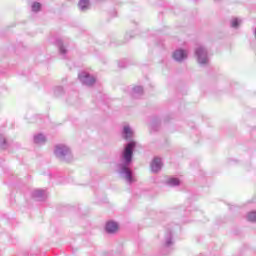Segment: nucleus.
<instances>
[{"mask_svg": "<svg viewBox=\"0 0 256 256\" xmlns=\"http://www.w3.org/2000/svg\"><path fill=\"white\" fill-rule=\"evenodd\" d=\"M122 135L126 141H131L133 139V129H131L129 125H125L123 127Z\"/></svg>", "mask_w": 256, "mask_h": 256, "instance_id": "0eeeda50", "label": "nucleus"}, {"mask_svg": "<svg viewBox=\"0 0 256 256\" xmlns=\"http://www.w3.org/2000/svg\"><path fill=\"white\" fill-rule=\"evenodd\" d=\"M173 59L175 61L181 62L183 59H187V51L183 49H178L173 53Z\"/></svg>", "mask_w": 256, "mask_h": 256, "instance_id": "423d86ee", "label": "nucleus"}, {"mask_svg": "<svg viewBox=\"0 0 256 256\" xmlns=\"http://www.w3.org/2000/svg\"><path fill=\"white\" fill-rule=\"evenodd\" d=\"M78 6L80 11H87L89 9V0H80Z\"/></svg>", "mask_w": 256, "mask_h": 256, "instance_id": "f8f14e48", "label": "nucleus"}, {"mask_svg": "<svg viewBox=\"0 0 256 256\" xmlns=\"http://www.w3.org/2000/svg\"><path fill=\"white\" fill-rule=\"evenodd\" d=\"M7 139H5V136L3 134H0V149H7Z\"/></svg>", "mask_w": 256, "mask_h": 256, "instance_id": "2eb2a0df", "label": "nucleus"}, {"mask_svg": "<svg viewBox=\"0 0 256 256\" xmlns=\"http://www.w3.org/2000/svg\"><path fill=\"white\" fill-rule=\"evenodd\" d=\"M32 197L34 199H37V201H43L45 197H47V193L45 192V190H34L32 192Z\"/></svg>", "mask_w": 256, "mask_h": 256, "instance_id": "6e6552de", "label": "nucleus"}, {"mask_svg": "<svg viewBox=\"0 0 256 256\" xmlns=\"http://www.w3.org/2000/svg\"><path fill=\"white\" fill-rule=\"evenodd\" d=\"M167 184L170 185V187H177V185L180 184V181L178 178H170L168 179Z\"/></svg>", "mask_w": 256, "mask_h": 256, "instance_id": "4468645a", "label": "nucleus"}, {"mask_svg": "<svg viewBox=\"0 0 256 256\" xmlns=\"http://www.w3.org/2000/svg\"><path fill=\"white\" fill-rule=\"evenodd\" d=\"M57 91L62 92V91H63V88L58 87V88L55 90L56 95H58Z\"/></svg>", "mask_w": 256, "mask_h": 256, "instance_id": "aec40b11", "label": "nucleus"}, {"mask_svg": "<svg viewBox=\"0 0 256 256\" xmlns=\"http://www.w3.org/2000/svg\"><path fill=\"white\" fill-rule=\"evenodd\" d=\"M195 55L199 65H207L209 63V55L207 49L203 46H199L195 49Z\"/></svg>", "mask_w": 256, "mask_h": 256, "instance_id": "7ed1b4c3", "label": "nucleus"}, {"mask_svg": "<svg viewBox=\"0 0 256 256\" xmlns=\"http://www.w3.org/2000/svg\"><path fill=\"white\" fill-rule=\"evenodd\" d=\"M119 229V224L117 222L110 221L106 223V232L115 233Z\"/></svg>", "mask_w": 256, "mask_h": 256, "instance_id": "1a4fd4ad", "label": "nucleus"}, {"mask_svg": "<svg viewBox=\"0 0 256 256\" xmlns=\"http://www.w3.org/2000/svg\"><path fill=\"white\" fill-rule=\"evenodd\" d=\"M254 35H255V37H256V29H255Z\"/></svg>", "mask_w": 256, "mask_h": 256, "instance_id": "412c9836", "label": "nucleus"}, {"mask_svg": "<svg viewBox=\"0 0 256 256\" xmlns=\"http://www.w3.org/2000/svg\"><path fill=\"white\" fill-rule=\"evenodd\" d=\"M247 219L251 223H255V221H256V211L249 212L248 215H247Z\"/></svg>", "mask_w": 256, "mask_h": 256, "instance_id": "dca6fc26", "label": "nucleus"}, {"mask_svg": "<svg viewBox=\"0 0 256 256\" xmlns=\"http://www.w3.org/2000/svg\"><path fill=\"white\" fill-rule=\"evenodd\" d=\"M137 147V142L130 141L124 147V150L120 156V163L118 164V173L121 175L128 183H133L135 179L133 178V171H131V163L133 161V151Z\"/></svg>", "mask_w": 256, "mask_h": 256, "instance_id": "f257e3e1", "label": "nucleus"}, {"mask_svg": "<svg viewBox=\"0 0 256 256\" xmlns=\"http://www.w3.org/2000/svg\"><path fill=\"white\" fill-rule=\"evenodd\" d=\"M162 167H163V162L161 161V158H158V157L154 158L151 163L152 173H159Z\"/></svg>", "mask_w": 256, "mask_h": 256, "instance_id": "39448f33", "label": "nucleus"}, {"mask_svg": "<svg viewBox=\"0 0 256 256\" xmlns=\"http://www.w3.org/2000/svg\"><path fill=\"white\" fill-rule=\"evenodd\" d=\"M47 141V138L43 134H38L34 136V143L36 145H43Z\"/></svg>", "mask_w": 256, "mask_h": 256, "instance_id": "9d476101", "label": "nucleus"}, {"mask_svg": "<svg viewBox=\"0 0 256 256\" xmlns=\"http://www.w3.org/2000/svg\"><path fill=\"white\" fill-rule=\"evenodd\" d=\"M170 245H173V236L171 235V232H169L168 237L166 238V247H170Z\"/></svg>", "mask_w": 256, "mask_h": 256, "instance_id": "a211bd4d", "label": "nucleus"}, {"mask_svg": "<svg viewBox=\"0 0 256 256\" xmlns=\"http://www.w3.org/2000/svg\"><path fill=\"white\" fill-rule=\"evenodd\" d=\"M81 83L86 85L87 87H91V85H95V77L91 76L87 72H82L78 75Z\"/></svg>", "mask_w": 256, "mask_h": 256, "instance_id": "20e7f679", "label": "nucleus"}, {"mask_svg": "<svg viewBox=\"0 0 256 256\" xmlns=\"http://www.w3.org/2000/svg\"><path fill=\"white\" fill-rule=\"evenodd\" d=\"M239 25H241V20L234 18L231 20V27H233L234 29H237V27H239Z\"/></svg>", "mask_w": 256, "mask_h": 256, "instance_id": "f3484780", "label": "nucleus"}, {"mask_svg": "<svg viewBox=\"0 0 256 256\" xmlns=\"http://www.w3.org/2000/svg\"><path fill=\"white\" fill-rule=\"evenodd\" d=\"M56 43H57V46L59 48V52L61 53V55H65L67 53V50L63 46V41L57 40Z\"/></svg>", "mask_w": 256, "mask_h": 256, "instance_id": "ddd939ff", "label": "nucleus"}, {"mask_svg": "<svg viewBox=\"0 0 256 256\" xmlns=\"http://www.w3.org/2000/svg\"><path fill=\"white\" fill-rule=\"evenodd\" d=\"M143 95V87L141 86H136L132 90V96L135 98L141 97Z\"/></svg>", "mask_w": 256, "mask_h": 256, "instance_id": "9b49d317", "label": "nucleus"}, {"mask_svg": "<svg viewBox=\"0 0 256 256\" xmlns=\"http://www.w3.org/2000/svg\"><path fill=\"white\" fill-rule=\"evenodd\" d=\"M39 9H41V3L34 2L32 4V11H34V13H37V11H39Z\"/></svg>", "mask_w": 256, "mask_h": 256, "instance_id": "6ab92c4d", "label": "nucleus"}, {"mask_svg": "<svg viewBox=\"0 0 256 256\" xmlns=\"http://www.w3.org/2000/svg\"><path fill=\"white\" fill-rule=\"evenodd\" d=\"M54 155H56L57 159L60 161H65L66 163H69V161L73 160L71 149L65 145H57L54 150Z\"/></svg>", "mask_w": 256, "mask_h": 256, "instance_id": "f03ea898", "label": "nucleus"}]
</instances>
